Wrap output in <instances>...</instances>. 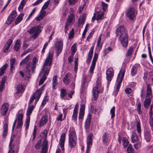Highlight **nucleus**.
Here are the masks:
<instances>
[{"label":"nucleus","mask_w":153,"mask_h":153,"mask_svg":"<svg viewBox=\"0 0 153 153\" xmlns=\"http://www.w3.org/2000/svg\"><path fill=\"white\" fill-rule=\"evenodd\" d=\"M24 15V14L22 13L18 16L15 21V24L16 25L18 24L22 20Z\"/></svg>","instance_id":"obj_36"},{"label":"nucleus","mask_w":153,"mask_h":153,"mask_svg":"<svg viewBox=\"0 0 153 153\" xmlns=\"http://www.w3.org/2000/svg\"><path fill=\"white\" fill-rule=\"evenodd\" d=\"M123 146L124 148H126L127 147L129 143V142L128 141V139L126 137H124L123 138Z\"/></svg>","instance_id":"obj_44"},{"label":"nucleus","mask_w":153,"mask_h":153,"mask_svg":"<svg viewBox=\"0 0 153 153\" xmlns=\"http://www.w3.org/2000/svg\"><path fill=\"white\" fill-rule=\"evenodd\" d=\"M147 85L146 97L147 98L151 99L152 97V90L151 85L148 84Z\"/></svg>","instance_id":"obj_20"},{"label":"nucleus","mask_w":153,"mask_h":153,"mask_svg":"<svg viewBox=\"0 0 153 153\" xmlns=\"http://www.w3.org/2000/svg\"><path fill=\"white\" fill-rule=\"evenodd\" d=\"M77 44L76 43H74L71 46V54L74 55L75 53L77 50Z\"/></svg>","instance_id":"obj_42"},{"label":"nucleus","mask_w":153,"mask_h":153,"mask_svg":"<svg viewBox=\"0 0 153 153\" xmlns=\"http://www.w3.org/2000/svg\"><path fill=\"white\" fill-rule=\"evenodd\" d=\"M84 115V113H83L79 112V123L81 124L83 120V117Z\"/></svg>","instance_id":"obj_52"},{"label":"nucleus","mask_w":153,"mask_h":153,"mask_svg":"<svg viewBox=\"0 0 153 153\" xmlns=\"http://www.w3.org/2000/svg\"><path fill=\"white\" fill-rule=\"evenodd\" d=\"M7 79L6 76H3L1 82L0 83V91L2 92L4 87V85L5 83V80Z\"/></svg>","instance_id":"obj_32"},{"label":"nucleus","mask_w":153,"mask_h":153,"mask_svg":"<svg viewBox=\"0 0 153 153\" xmlns=\"http://www.w3.org/2000/svg\"><path fill=\"white\" fill-rule=\"evenodd\" d=\"M68 138L77 139L75 128L74 127H71L69 131Z\"/></svg>","instance_id":"obj_15"},{"label":"nucleus","mask_w":153,"mask_h":153,"mask_svg":"<svg viewBox=\"0 0 153 153\" xmlns=\"http://www.w3.org/2000/svg\"><path fill=\"white\" fill-rule=\"evenodd\" d=\"M116 33L117 36L124 34L128 33L125 31L124 26L123 25L120 26L118 27L116 30Z\"/></svg>","instance_id":"obj_17"},{"label":"nucleus","mask_w":153,"mask_h":153,"mask_svg":"<svg viewBox=\"0 0 153 153\" xmlns=\"http://www.w3.org/2000/svg\"><path fill=\"white\" fill-rule=\"evenodd\" d=\"M102 139L103 142L104 143L107 144L108 143L109 140L107 137V134L106 133H105L103 135L102 137Z\"/></svg>","instance_id":"obj_46"},{"label":"nucleus","mask_w":153,"mask_h":153,"mask_svg":"<svg viewBox=\"0 0 153 153\" xmlns=\"http://www.w3.org/2000/svg\"><path fill=\"white\" fill-rule=\"evenodd\" d=\"M9 150L8 153H15L16 146L13 144H9Z\"/></svg>","instance_id":"obj_40"},{"label":"nucleus","mask_w":153,"mask_h":153,"mask_svg":"<svg viewBox=\"0 0 153 153\" xmlns=\"http://www.w3.org/2000/svg\"><path fill=\"white\" fill-rule=\"evenodd\" d=\"M8 65L5 64L0 68V76L3 75Z\"/></svg>","instance_id":"obj_41"},{"label":"nucleus","mask_w":153,"mask_h":153,"mask_svg":"<svg viewBox=\"0 0 153 153\" xmlns=\"http://www.w3.org/2000/svg\"><path fill=\"white\" fill-rule=\"evenodd\" d=\"M74 18V15L73 14H70L66 20V23L69 25H72L73 19Z\"/></svg>","instance_id":"obj_35"},{"label":"nucleus","mask_w":153,"mask_h":153,"mask_svg":"<svg viewBox=\"0 0 153 153\" xmlns=\"http://www.w3.org/2000/svg\"><path fill=\"white\" fill-rule=\"evenodd\" d=\"M65 133H63L61 134L59 142V144L60 145V147L62 151L64 150V145L65 141Z\"/></svg>","instance_id":"obj_21"},{"label":"nucleus","mask_w":153,"mask_h":153,"mask_svg":"<svg viewBox=\"0 0 153 153\" xmlns=\"http://www.w3.org/2000/svg\"><path fill=\"white\" fill-rule=\"evenodd\" d=\"M114 75V71L112 67L108 68L106 71V78L108 80V84H109L112 80Z\"/></svg>","instance_id":"obj_11"},{"label":"nucleus","mask_w":153,"mask_h":153,"mask_svg":"<svg viewBox=\"0 0 153 153\" xmlns=\"http://www.w3.org/2000/svg\"><path fill=\"white\" fill-rule=\"evenodd\" d=\"M101 5L103 11L104 12L106 11L108 8V4L105 3L103 1H101Z\"/></svg>","instance_id":"obj_48"},{"label":"nucleus","mask_w":153,"mask_h":153,"mask_svg":"<svg viewBox=\"0 0 153 153\" xmlns=\"http://www.w3.org/2000/svg\"><path fill=\"white\" fill-rule=\"evenodd\" d=\"M30 59V56L28 55L20 63V65H26L25 66L26 71L29 73L32 72L34 71L36 68V64L38 62V59L35 57H33L32 63L31 62H29Z\"/></svg>","instance_id":"obj_2"},{"label":"nucleus","mask_w":153,"mask_h":153,"mask_svg":"<svg viewBox=\"0 0 153 153\" xmlns=\"http://www.w3.org/2000/svg\"><path fill=\"white\" fill-rule=\"evenodd\" d=\"M17 93L22 94L24 92L25 90L24 86H23L22 84H19L16 87Z\"/></svg>","instance_id":"obj_31"},{"label":"nucleus","mask_w":153,"mask_h":153,"mask_svg":"<svg viewBox=\"0 0 153 153\" xmlns=\"http://www.w3.org/2000/svg\"><path fill=\"white\" fill-rule=\"evenodd\" d=\"M141 144V142L140 141L137 142V143L134 144V146L135 149L137 150H138L140 148Z\"/></svg>","instance_id":"obj_62"},{"label":"nucleus","mask_w":153,"mask_h":153,"mask_svg":"<svg viewBox=\"0 0 153 153\" xmlns=\"http://www.w3.org/2000/svg\"><path fill=\"white\" fill-rule=\"evenodd\" d=\"M14 19L8 16L6 22V23L7 25H10Z\"/></svg>","instance_id":"obj_63"},{"label":"nucleus","mask_w":153,"mask_h":153,"mask_svg":"<svg viewBox=\"0 0 153 153\" xmlns=\"http://www.w3.org/2000/svg\"><path fill=\"white\" fill-rule=\"evenodd\" d=\"M10 69L11 71L15 69V67L17 65V63L16 61V59L14 58L10 59Z\"/></svg>","instance_id":"obj_25"},{"label":"nucleus","mask_w":153,"mask_h":153,"mask_svg":"<svg viewBox=\"0 0 153 153\" xmlns=\"http://www.w3.org/2000/svg\"><path fill=\"white\" fill-rule=\"evenodd\" d=\"M72 76L71 74L67 73L63 78V81L64 83L68 85L71 82V79L72 78Z\"/></svg>","instance_id":"obj_18"},{"label":"nucleus","mask_w":153,"mask_h":153,"mask_svg":"<svg viewBox=\"0 0 153 153\" xmlns=\"http://www.w3.org/2000/svg\"><path fill=\"white\" fill-rule=\"evenodd\" d=\"M78 58H76L75 59L74 71L75 72H76L77 71L78 69Z\"/></svg>","instance_id":"obj_49"},{"label":"nucleus","mask_w":153,"mask_h":153,"mask_svg":"<svg viewBox=\"0 0 153 153\" xmlns=\"http://www.w3.org/2000/svg\"><path fill=\"white\" fill-rule=\"evenodd\" d=\"M96 20L97 21L101 20L105 18L104 16V13L102 11H101L100 10L98 11H97Z\"/></svg>","instance_id":"obj_26"},{"label":"nucleus","mask_w":153,"mask_h":153,"mask_svg":"<svg viewBox=\"0 0 153 153\" xmlns=\"http://www.w3.org/2000/svg\"><path fill=\"white\" fill-rule=\"evenodd\" d=\"M112 49V48L110 47H108L107 48L105 49L103 51L104 55L105 56L109 52L111 51Z\"/></svg>","instance_id":"obj_50"},{"label":"nucleus","mask_w":153,"mask_h":153,"mask_svg":"<svg viewBox=\"0 0 153 153\" xmlns=\"http://www.w3.org/2000/svg\"><path fill=\"white\" fill-rule=\"evenodd\" d=\"M127 151L128 153H134V149L132 147L131 144H130L127 148Z\"/></svg>","instance_id":"obj_56"},{"label":"nucleus","mask_w":153,"mask_h":153,"mask_svg":"<svg viewBox=\"0 0 153 153\" xmlns=\"http://www.w3.org/2000/svg\"><path fill=\"white\" fill-rule=\"evenodd\" d=\"M45 85H43L40 88L38 89L36 91L32 96L29 101V104L32 103L33 100H35V104H36L40 97L42 93V91L44 88Z\"/></svg>","instance_id":"obj_4"},{"label":"nucleus","mask_w":153,"mask_h":153,"mask_svg":"<svg viewBox=\"0 0 153 153\" xmlns=\"http://www.w3.org/2000/svg\"><path fill=\"white\" fill-rule=\"evenodd\" d=\"M93 73H90L88 71V74L86 76H83L82 80V83L81 85V91L83 92L85 90L86 86L87 85L88 83L90 81Z\"/></svg>","instance_id":"obj_6"},{"label":"nucleus","mask_w":153,"mask_h":153,"mask_svg":"<svg viewBox=\"0 0 153 153\" xmlns=\"http://www.w3.org/2000/svg\"><path fill=\"white\" fill-rule=\"evenodd\" d=\"M13 40L11 39H9L8 40L7 43L2 48V51L4 53H7L8 52V49L13 42Z\"/></svg>","instance_id":"obj_19"},{"label":"nucleus","mask_w":153,"mask_h":153,"mask_svg":"<svg viewBox=\"0 0 153 153\" xmlns=\"http://www.w3.org/2000/svg\"><path fill=\"white\" fill-rule=\"evenodd\" d=\"M65 109L64 108L63 109V111L64 116V118H63V114H59L58 116L56 118V120L58 121H62L65 118L66 116V113H65Z\"/></svg>","instance_id":"obj_37"},{"label":"nucleus","mask_w":153,"mask_h":153,"mask_svg":"<svg viewBox=\"0 0 153 153\" xmlns=\"http://www.w3.org/2000/svg\"><path fill=\"white\" fill-rule=\"evenodd\" d=\"M115 108L114 106H113L111 109L110 113L111 114V118L114 117L115 116Z\"/></svg>","instance_id":"obj_59"},{"label":"nucleus","mask_w":153,"mask_h":153,"mask_svg":"<svg viewBox=\"0 0 153 153\" xmlns=\"http://www.w3.org/2000/svg\"><path fill=\"white\" fill-rule=\"evenodd\" d=\"M41 26L40 25L36 26L31 28L28 32L30 34L34 33L31 37L33 39H35L38 36L39 33L41 32L40 29Z\"/></svg>","instance_id":"obj_7"},{"label":"nucleus","mask_w":153,"mask_h":153,"mask_svg":"<svg viewBox=\"0 0 153 153\" xmlns=\"http://www.w3.org/2000/svg\"><path fill=\"white\" fill-rule=\"evenodd\" d=\"M31 104V103L29 104V105L28 107L27 110V115L28 117H30V115L31 114L32 111L33 110V109L35 106V105L36 104H35V103L34 105H30Z\"/></svg>","instance_id":"obj_30"},{"label":"nucleus","mask_w":153,"mask_h":153,"mask_svg":"<svg viewBox=\"0 0 153 153\" xmlns=\"http://www.w3.org/2000/svg\"><path fill=\"white\" fill-rule=\"evenodd\" d=\"M102 43L101 42H97V45L96 47V49L99 51H100L102 48Z\"/></svg>","instance_id":"obj_61"},{"label":"nucleus","mask_w":153,"mask_h":153,"mask_svg":"<svg viewBox=\"0 0 153 153\" xmlns=\"http://www.w3.org/2000/svg\"><path fill=\"white\" fill-rule=\"evenodd\" d=\"M126 68L124 67H122L118 75L117 78V84L116 85V91L118 92L120 86L122 82L124 76L125 72L126 71Z\"/></svg>","instance_id":"obj_5"},{"label":"nucleus","mask_w":153,"mask_h":153,"mask_svg":"<svg viewBox=\"0 0 153 153\" xmlns=\"http://www.w3.org/2000/svg\"><path fill=\"white\" fill-rule=\"evenodd\" d=\"M93 134L92 133H90L87 140V149L85 153H89L91 148L92 145V138Z\"/></svg>","instance_id":"obj_10"},{"label":"nucleus","mask_w":153,"mask_h":153,"mask_svg":"<svg viewBox=\"0 0 153 153\" xmlns=\"http://www.w3.org/2000/svg\"><path fill=\"white\" fill-rule=\"evenodd\" d=\"M85 105L84 104H82L81 105V107L80 109L79 112H82L85 113Z\"/></svg>","instance_id":"obj_64"},{"label":"nucleus","mask_w":153,"mask_h":153,"mask_svg":"<svg viewBox=\"0 0 153 153\" xmlns=\"http://www.w3.org/2000/svg\"><path fill=\"white\" fill-rule=\"evenodd\" d=\"M151 103L150 99L146 98L144 102V106L145 108H148Z\"/></svg>","instance_id":"obj_45"},{"label":"nucleus","mask_w":153,"mask_h":153,"mask_svg":"<svg viewBox=\"0 0 153 153\" xmlns=\"http://www.w3.org/2000/svg\"><path fill=\"white\" fill-rule=\"evenodd\" d=\"M57 77V75L54 76L52 79V88L53 89H55V86H56L58 84Z\"/></svg>","instance_id":"obj_38"},{"label":"nucleus","mask_w":153,"mask_h":153,"mask_svg":"<svg viewBox=\"0 0 153 153\" xmlns=\"http://www.w3.org/2000/svg\"><path fill=\"white\" fill-rule=\"evenodd\" d=\"M98 58V54L95 53L91 65L90 67L89 72L94 73V70L96 65V62Z\"/></svg>","instance_id":"obj_13"},{"label":"nucleus","mask_w":153,"mask_h":153,"mask_svg":"<svg viewBox=\"0 0 153 153\" xmlns=\"http://www.w3.org/2000/svg\"><path fill=\"white\" fill-rule=\"evenodd\" d=\"M21 47V41L17 39L16 42L13 46V48L15 51H18L20 49Z\"/></svg>","instance_id":"obj_33"},{"label":"nucleus","mask_w":153,"mask_h":153,"mask_svg":"<svg viewBox=\"0 0 153 153\" xmlns=\"http://www.w3.org/2000/svg\"><path fill=\"white\" fill-rule=\"evenodd\" d=\"M77 139L68 138V145L71 148H74L76 145Z\"/></svg>","instance_id":"obj_23"},{"label":"nucleus","mask_w":153,"mask_h":153,"mask_svg":"<svg viewBox=\"0 0 153 153\" xmlns=\"http://www.w3.org/2000/svg\"><path fill=\"white\" fill-rule=\"evenodd\" d=\"M136 128L137 130L138 133L140 134L141 132V127L140 126V122L139 121H137V122L136 124Z\"/></svg>","instance_id":"obj_51"},{"label":"nucleus","mask_w":153,"mask_h":153,"mask_svg":"<svg viewBox=\"0 0 153 153\" xmlns=\"http://www.w3.org/2000/svg\"><path fill=\"white\" fill-rule=\"evenodd\" d=\"M94 48V46H92L91 47V48L90 51L89 52L88 57L92 58Z\"/></svg>","instance_id":"obj_57"},{"label":"nucleus","mask_w":153,"mask_h":153,"mask_svg":"<svg viewBox=\"0 0 153 153\" xmlns=\"http://www.w3.org/2000/svg\"><path fill=\"white\" fill-rule=\"evenodd\" d=\"M86 15L85 13H84L82 15L81 17V19L79 18L78 20V26H80V24L83 25L85 23L86 19Z\"/></svg>","instance_id":"obj_34"},{"label":"nucleus","mask_w":153,"mask_h":153,"mask_svg":"<svg viewBox=\"0 0 153 153\" xmlns=\"http://www.w3.org/2000/svg\"><path fill=\"white\" fill-rule=\"evenodd\" d=\"M30 122V117H28L26 119L25 121V130L28 129Z\"/></svg>","instance_id":"obj_54"},{"label":"nucleus","mask_w":153,"mask_h":153,"mask_svg":"<svg viewBox=\"0 0 153 153\" xmlns=\"http://www.w3.org/2000/svg\"><path fill=\"white\" fill-rule=\"evenodd\" d=\"M9 106V105L7 103H4L2 105L1 109V113L3 116H4L6 114Z\"/></svg>","instance_id":"obj_14"},{"label":"nucleus","mask_w":153,"mask_h":153,"mask_svg":"<svg viewBox=\"0 0 153 153\" xmlns=\"http://www.w3.org/2000/svg\"><path fill=\"white\" fill-rule=\"evenodd\" d=\"M133 50V48L132 47H130L128 49L126 52V56H128L131 55L132 53Z\"/></svg>","instance_id":"obj_55"},{"label":"nucleus","mask_w":153,"mask_h":153,"mask_svg":"<svg viewBox=\"0 0 153 153\" xmlns=\"http://www.w3.org/2000/svg\"><path fill=\"white\" fill-rule=\"evenodd\" d=\"M140 64H135L133 65L131 69V75H134L137 74V70L140 67Z\"/></svg>","instance_id":"obj_28"},{"label":"nucleus","mask_w":153,"mask_h":153,"mask_svg":"<svg viewBox=\"0 0 153 153\" xmlns=\"http://www.w3.org/2000/svg\"><path fill=\"white\" fill-rule=\"evenodd\" d=\"M48 121V116L46 115H44L40 120L39 124V127L43 126L45 125Z\"/></svg>","instance_id":"obj_22"},{"label":"nucleus","mask_w":153,"mask_h":153,"mask_svg":"<svg viewBox=\"0 0 153 153\" xmlns=\"http://www.w3.org/2000/svg\"><path fill=\"white\" fill-rule=\"evenodd\" d=\"M137 14V11L134 7H130L128 10L126 15L131 20L134 19Z\"/></svg>","instance_id":"obj_9"},{"label":"nucleus","mask_w":153,"mask_h":153,"mask_svg":"<svg viewBox=\"0 0 153 153\" xmlns=\"http://www.w3.org/2000/svg\"><path fill=\"white\" fill-rule=\"evenodd\" d=\"M137 105V109L138 114H140L142 113V111L141 110V106L140 102L138 101L136 104Z\"/></svg>","instance_id":"obj_47"},{"label":"nucleus","mask_w":153,"mask_h":153,"mask_svg":"<svg viewBox=\"0 0 153 153\" xmlns=\"http://www.w3.org/2000/svg\"><path fill=\"white\" fill-rule=\"evenodd\" d=\"M91 120V115L90 114H89L87 116L85 123V129H88L89 128L90 125Z\"/></svg>","instance_id":"obj_24"},{"label":"nucleus","mask_w":153,"mask_h":153,"mask_svg":"<svg viewBox=\"0 0 153 153\" xmlns=\"http://www.w3.org/2000/svg\"><path fill=\"white\" fill-rule=\"evenodd\" d=\"M17 16V13L16 11L13 10L11 12L9 16L14 19Z\"/></svg>","instance_id":"obj_53"},{"label":"nucleus","mask_w":153,"mask_h":153,"mask_svg":"<svg viewBox=\"0 0 153 153\" xmlns=\"http://www.w3.org/2000/svg\"><path fill=\"white\" fill-rule=\"evenodd\" d=\"M103 90V87L102 85L100 79L98 78L97 81L96 85L93 89V97L94 100H96L98 96V94L102 92Z\"/></svg>","instance_id":"obj_3"},{"label":"nucleus","mask_w":153,"mask_h":153,"mask_svg":"<svg viewBox=\"0 0 153 153\" xmlns=\"http://www.w3.org/2000/svg\"><path fill=\"white\" fill-rule=\"evenodd\" d=\"M66 95V90L62 88L60 90V96L62 99L65 100V96Z\"/></svg>","instance_id":"obj_43"},{"label":"nucleus","mask_w":153,"mask_h":153,"mask_svg":"<svg viewBox=\"0 0 153 153\" xmlns=\"http://www.w3.org/2000/svg\"><path fill=\"white\" fill-rule=\"evenodd\" d=\"M144 137L146 141L148 142L150 140L151 138L150 134L148 132L145 133L144 134Z\"/></svg>","instance_id":"obj_60"},{"label":"nucleus","mask_w":153,"mask_h":153,"mask_svg":"<svg viewBox=\"0 0 153 153\" xmlns=\"http://www.w3.org/2000/svg\"><path fill=\"white\" fill-rule=\"evenodd\" d=\"M41 140L40 139L38 141L36 144L35 146V147L37 150L39 149L41 146Z\"/></svg>","instance_id":"obj_58"},{"label":"nucleus","mask_w":153,"mask_h":153,"mask_svg":"<svg viewBox=\"0 0 153 153\" xmlns=\"http://www.w3.org/2000/svg\"><path fill=\"white\" fill-rule=\"evenodd\" d=\"M53 55L49 53L48 56L47 57L42 70V72L43 73V75L40 79L39 85H40L43 84L46 80L47 76L50 70V68L52 65L53 59Z\"/></svg>","instance_id":"obj_1"},{"label":"nucleus","mask_w":153,"mask_h":153,"mask_svg":"<svg viewBox=\"0 0 153 153\" xmlns=\"http://www.w3.org/2000/svg\"><path fill=\"white\" fill-rule=\"evenodd\" d=\"M23 118V114L20 113L19 114L18 117L17 123L16 128H21L23 125L22 119Z\"/></svg>","instance_id":"obj_16"},{"label":"nucleus","mask_w":153,"mask_h":153,"mask_svg":"<svg viewBox=\"0 0 153 153\" xmlns=\"http://www.w3.org/2000/svg\"><path fill=\"white\" fill-rule=\"evenodd\" d=\"M54 45L57 53L59 54L61 53L63 48V41L61 40H57L54 42Z\"/></svg>","instance_id":"obj_12"},{"label":"nucleus","mask_w":153,"mask_h":153,"mask_svg":"<svg viewBox=\"0 0 153 153\" xmlns=\"http://www.w3.org/2000/svg\"><path fill=\"white\" fill-rule=\"evenodd\" d=\"M8 130V123H6L4 124L3 127V131L2 134V138H4L6 136Z\"/></svg>","instance_id":"obj_27"},{"label":"nucleus","mask_w":153,"mask_h":153,"mask_svg":"<svg viewBox=\"0 0 153 153\" xmlns=\"http://www.w3.org/2000/svg\"><path fill=\"white\" fill-rule=\"evenodd\" d=\"M46 13V11H44L41 13L36 18V19L37 21H39L42 20L45 16Z\"/></svg>","instance_id":"obj_39"},{"label":"nucleus","mask_w":153,"mask_h":153,"mask_svg":"<svg viewBox=\"0 0 153 153\" xmlns=\"http://www.w3.org/2000/svg\"><path fill=\"white\" fill-rule=\"evenodd\" d=\"M131 138V142L133 143H137L139 141L137 134L135 132L132 133Z\"/></svg>","instance_id":"obj_29"},{"label":"nucleus","mask_w":153,"mask_h":153,"mask_svg":"<svg viewBox=\"0 0 153 153\" xmlns=\"http://www.w3.org/2000/svg\"><path fill=\"white\" fill-rule=\"evenodd\" d=\"M128 33L120 35L119 40L124 48H127L128 43Z\"/></svg>","instance_id":"obj_8"}]
</instances>
